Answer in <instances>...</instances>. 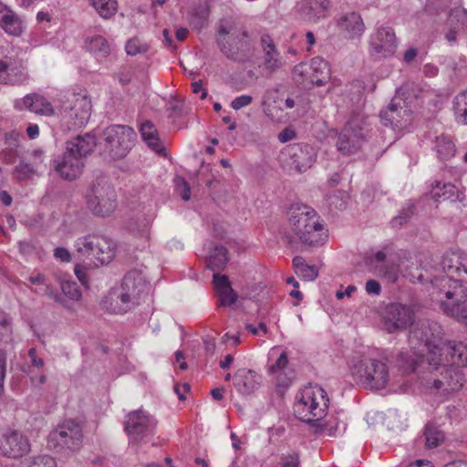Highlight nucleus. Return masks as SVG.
Instances as JSON below:
<instances>
[{
  "label": "nucleus",
  "instance_id": "f257e3e1",
  "mask_svg": "<svg viewBox=\"0 0 467 467\" xmlns=\"http://www.w3.org/2000/svg\"><path fill=\"white\" fill-rule=\"evenodd\" d=\"M287 214L290 229L302 244L317 246L324 244L327 231L315 210L306 205L293 204Z\"/></svg>",
  "mask_w": 467,
  "mask_h": 467
},
{
  "label": "nucleus",
  "instance_id": "f03ea898",
  "mask_svg": "<svg viewBox=\"0 0 467 467\" xmlns=\"http://www.w3.org/2000/svg\"><path fill=\"white\" fill-rule=\"evenodd\" d=\"M217 46L222 54L236 63L250 61L254 56V46L247 30L228 29L221 26L216 36Z\"/></svg>",
  "mask_w": 467,
  "mask_h": 467
},
{
  "label": "nucleus",
  "instance_id": "7ed1b4c3",
  "mask_svg": "<svg viewBox=\"0 0 467 467\" xmlns=\"http://www.w3.org/2000/svg\"><path fill=\"white\" fill-rule=\"evenodd\" d=\"M77 260L88 266L98 267L109 264L115 256L113 242L101 235H87L78 238L75 244Z\"/></svg>",
  "mask_w": 467,
  "mask_h": 467
},
{
  "label": "nucleus",
  "instance_id": "20e7f679",
  "mask_svg": "<svg viewBox=\"0 0 467 467\" xmlns=\"http://www.w3.org/2000/svg\"><path fill=\"white\" fill-rule=\"evenodd\" d=\"M136 137L130 126L110 125L102 131L99 139L101 154L112 161L123 159L132 149Z\"/></svg>",
  "mask_w": 467,
  "mask_h": 467
},
{
  "label": "nucleus",
  "instance_id": "39448f33",
  "mask_svg": "<svg viewBox=\"0 0 467 467\" xmlns=\"http://www.w3.org/2000/svg\"><path fill=\"white\" fill-rule=\"evenodd\" d=\"M409 342L413 348H419L423 352L426 348L428 352V364L436 363L437 356H441V349L442 344V328L434 321H421L412 330L410 331Z\"/></svg>",
  "mask_w": 467,
  "mask_h": 467
},
{
  "label": "nucleus",
  "instance_id": "423d86ee",
  "mask_svg": "<svg viewBox=\"0 0 467 467\" xmlns=\"http://www.w3.org/2000/svg\"><path fill=\"white\" fill-rule=\"evenodd\" d=\"M85 199L88 209L96 216H109L117 208V192L105 177L97 178L88 185Z\"/></svg>",
  "mask_w": 467,
  "mask_h": 467
},
{
  "label": "nucleus",
  "instance_id": "0eeeda50",
  "mask_svg": "<svg viewBox=\"0 0 467 467\" xmlns=\"http://www.w3.org/2000/svg\"><path fill=\"white\" fill-rule=\"evenodd\" d=\"M462 277L442 275L434 280L433 285L441 296V308L447 315H458V309L465 305L467 300V288Z\"/></svg>",
  "mask_w": 467,
  "mask_h": 467
},
{
  "label": "nucleus",
  "instance_id": "6e6552de",
  "mask_svg": "<svg viewBox=\"0 0 467 467\" xmlns=\"http://www.w3.org/2000/svg\"><path fill=\"white\" fill-rule=\"evenodd\" d=\"M431 369L422 384L430 389L447 396L459 391L465 381L462 371L458 367L447 366L442 363L431 365Z\"/></svg>",
  "mask_w": 467,
  "mask_h": 467
},
{
  "label": "nucleus",
  "instance_id": "1a4fd4ad",
  "mask_svg": "<svg viewBox=\"0 0 467 467\" xmlns=\"http://www.w3.org/2000/svg\"><path fill=\"white\" fill-rule=\"evenodd\" d=\"M83 432L79 423L66 420L47 437V447L57 453L68 454L78 451L82 444Z\"/></svg>",
  "mask_w": 467,
  "mask_h": 467
},
{
  "label": "nucleus",
  "instance_id": "9d476101",
  "mask_svg": "<svg viewBox=\"0 0 467 467\" xmlns=\"http://www.w3.org/2000/svg\"><path fill=\"white\" fill-rule=\"evenodd\" d=\"M368 132L367 119L359 114H353L346 123L337 140V149L344 155L357 152L364 142Z\"/></svg>",
  "mask_w": 467,
  "mask_h": 467
},
{
  "label": "nucleus",
  "instance_id": "9b49d317",
  "mask_svg": "<svg viewBox=\"0 0 467 467\" xmlns=\"http://www.w3.org/2000/svg\"><path fill=\"white\" fill-rule=\"evenodd\" d=\"M363 388L370 390L385 389L391 378L388 365L379 359L369 358L360 362L354 372Z\"/></svg>",
  "mask_w": 467,
  "mask_h": 467
},
{
  "label": "nucleus",
  "instance_id": "f8f14e48",
  "mask_svg": "<svg viewBox=\"0 0 467 467\" xmlns=\"http://www.w3.org/2000/svg\"><path fill=\"white\" fill-rule=\"evenodd\" d=\"M330 78V69L327 61L315 57L309 64L299 63L293 69L295 82L304 88H311L314 85L323 86Z\"/></svg>",
  "mask_w": 467,
  "mask_h": 467
},
{
  "label": "nucleus",
  "instance_id": "ddd939ff",
  "mask_svg": "<svg viewBox=\"0 0 467 467\" xmlns=\"http://www.w3.org/2000/svg\"><path fill=\"white\" fill-rule=\"evenodd\" d=\"M69 106L62 113V119L68 130L83 127L91 115V100L87 95L72 94Z\"/></svg>",
  "mask_w": 467,
  "mask_h": 467
},
{
  "label": "nucleus",
  "instance_id": "4468645a",
  "mask_svg": "<svg viewBox=\"0 0 467 467\" xmlns=\"http://www.w3.org/2000/svg\"><path fill=\"white\" fill-rule=\"evenodd\" d=\"M415 320V313L411 306L400 303L389 304L383 313L385 329L389 333L404 330Z\"/></svg>",
  "mask_w": 467,
  "mask_h": 467
},
{
  "label": "nucleus",
  "instance_id": "2eb2a0df",
  "mask_svg": "<svg viewBox=\"0 0 467 467\" xmlns=\"http://www.w3.org/2000/svg\"><path fill=\"white\" fill-rule=\"evenodd\" d=\"M44 161V151L39 149L34 150L20 157L18 162L14 167L12 174L18 182L30 180L37 174Z\"/></svg>",
  "mask_w": 467,
  "mask_h": 467
},
{
  "label": "nucleus",
  "instance_id": "dca6fc26",
  "mask_svg": "<svg viewBox=\"0 0 467 467\" xmlns=\"http://www.w3.org/2000/svg\"><path fill=\"white\" fill-rule=\"evenodd\" d=\"M386 257L384 251H379L374 254L367 255L365 265L369 272L389 283H395L400 276V265L395 263L386 264Z\"/></svg>",
  "mask_w": 467,
  "mask_h": 467
},
{
  "label": "nucleus",
  "instance_id": "f3484780",
  "mask_svg": "<svg viewBox=\"0 0 467 467\" xmlns=\"http://www.w3.org/2000/svg\"><path fill=\"white\" fill-rule=\"evenodd\" d=\"M371 47L380 57L392 56L397 49V38L394 30L389 26H380L371 36Z\"/></svg>",
  "mask_w": 467,
  "mask_h": 467
},
{
  "label": "nucleus",
  "instance_id": "a211bd4d",
  "mask_svg": "<svg viewBox=\"0 0 467 467\" xmlns=\"http://www.w3.org/2000/svg\"><path fill=\"white\" fill-rule=\"evenodd\" d=\"M285 153L289 157L290 166L299 172L306 171L316 161L315 150L307 144L289 145Z\"/></svg>",
  "mask_w": 467,
  "mask_h": 467
},
{
  "label": "nucleus",
  "instance_id": "6ab92c4d",
  "mask_svg": "<svg viewBox=\"0 0 467 467\" xmlns=\"http://www.w3.org/2000/svg\"><path fill=\"white\" fill-rule=\"evenodd\" d=\"M85 166V161L77 155L65 151L61 160L54 161V171L66 181H74L78 179Z\"/></svg>",
  "mask_w": 467,
  "mask_h": 467
},
{
  "label": "nucleus",
  "instance_id": "aec40b11",
  "mask_svg": "<svg viewBox=\"0 0 467 467\" xmlns=\"http://www.w3.org/2000/svg\"><path fill=\"white\" fill-rule=\"evenodd\" d=\"M30 450L26 437L18 431L5 433L0 439V453L7 457H21Z\"/></svg>",
  "mask_w": 467,
  "mask_h": 467
},
{
  "label": "nucleus",
  "instance_id": "412c9836",
  "mask_svg": "<svg viewBox=\"0 0 467 467\" xmlns=\"http://www.w3.org/2000/svg\"><path fill=\"white\" fill-rule=\"evenodd\" d=\"M296 401L299 405L309 409H327L329 399L327 391L318 385H309L302 389L296 394Z\"/></svg>",
  "mask_w": 467,
  "mask_h": 467
},
{
  "label": "nucleus",
  "instance_id": "4be33fe9",
  "mask_svg": "<svg viewBox=\"0 0 467 467\" xmlns=\"http://www.w3.org/2000/svg\"><path fill=\"white\" fill-rule=\"evenodd\" d=\"M128 295H130L131 301L139 306L149 294L150 286L143 276L137 271L129 272L122 279L119 285Z\"/></svg>",
  "mask_w": 467,
  "mask_h": 467
},
{
  "label": "nucleus",
  "instance_id": "5701e85b",
  "mask_svg": "<svg viewBox=\"0 0 467 467\" xmlns=\"http://www.w3.org/2000/svg\"><path fill=\"white\" fill-rule=\"evenodd\" d=\"M445 275L462 277L467 283V254L461 250L446 252L441 260Z\"/></svg>",
  "mask_w": 467,
  "mask_h": 467
},
{
  "label": "nucleus",
  "instance_id": "b1692460",
  "mask_svg": "<svg viewBox=\"0 0 467 467\" xmlns=\"http://www.w3.org/2000/svg\"><path fill=\"white\" fill-rule=\"evenodd\" d=\"M137 306L136 302L131 301L130 295L120 286L112 288L103 300V306L113 314H124Z\"/></svg>",
  "mask_w": 467,
  "mask_h": 467
},
{
  "label": "nucleus",
  "instance_id": "393cba45",
  "mask_svg": "<svg viewBox=\"0 0 467 467\" xmlns=\"http://www.w3.org/2000/svg\"><path fill=\"white\" fill-rule=\"evenodd\" d=\"M441 353V356H437V362L432 365L448 362L457 366H467V345L461 341L444 342Z\"/></svg>",
  "mask_w": 467,
  "mask_h": 467
},
{
  "label": "nucleus",
  "instance_id": "a878e982",
  "mask_svg": "<svg viewBox=\"0 0 467 467\" xmlns=\"http://www.w3.org/2000/svg\"><path fill=\"white\" fill-rule=\"evenodd\" d=\"M124 427L130 439L138 442L148 432L150 419L143 413V410H132L127 414Z\"/></svg>",
  "mask_w": 467,
  "mask_h": 467
},
{
  "label": "nucleus",
  "instance_id": "bb28decb",
  "mask_svg": "<svg viewBox=\"0 0 467 467\" xmlns=\"http://www.w3.org/2000/svg\"><path fill=\"white\" fill-rule=\"evenodd\" d=\"M236 389L244 395L254 392L261 384V376L252 369L239 368L233 376Z\"/></svg>",
  "mask_w": 467,
  "mask_h": 467
},
{
  "label": "nucleus",
  "instance_id": "cd10ccee",
  "mask_svg": "<svg viewBox=\"0 0 467 467\" xmlns=\"http://www.w3.org/2000/svg\"><path fill=\"white\" fill-rule=\"evenodd\" d=\"M329 5V0H301L298 10L304 20L317 22L326 17Z\"/></svg>",
  "mask_w": 467,
  "mask_h": 467
},
{
  "label": "nucleus",
  "instance_id": "c85d7f7f",
  "mask_svg": "<svg viewBox=\"0 0 467 467\" xmlns=\"http://www.w3.org/2000/svg\"><path fill=\"white\" fill-rule=\"evenodd\" d=\"M409 110L391 100L387 109L382 110L380 118L384 125H390L394 128L402 129L410 119Z\"/></svg>",
  "mask_w": 467,
  "mask_h": 467
},
{
  "label": "nucleus",
  "instance_id": "c756f323",
  "mask_svg": "<svg viewBox=\"0 0 467 467\" xmlns=\"http://www.w3.org/2000/svg\"><path fill=\"white\" fill-rule=\"evenodd\" d=\"M96 145L97 140L95 136L91 133H85L67 141L66 150L73 155H77V157H80L84 161L93 151Z\"/></svg>",
  "mask_w": 467,
  "mask_h": 467
},
{
  "label": "nucleus",
  "instance_id": "7c9ffc66",
  "mask_svg": "<svg viewBox=\"0 0 467 467\" xmlns=\"http://www.w3.org/2000/svg\"><path fill=\"white\" fill-rule=\"evenodd\" d=\"M215 294L218 297V306H231L237 300V294L232 288L229 278L225 275H213Z\"/></svg>",
  "mask_w": 467,
  "mask_h": 467
},
{
  "label": "nucleus",
  "instance_id": "2f4dec72",
  "mask_svg": "<svg viewBox=\"0 0 467 467\" xmlns=\"http://www.w3.org/2000/svg\"><path fill=\"white\" fill-rule=\"evenodd\" d=\"M337 26L349 38L359 37L365 29L360 15L356 12L342 16L337 20Z\"/></svg>",
  "mask_w": 467,
  "mask_h": 467
},
{
  "label": "nucleus",
  "instance_id": "473e14b6",
  "mask_svg": "<svg viewBox=\"0 0 467 467\" xmlns=\"http://www.w3.org/2000/svg\"><path fill=\"white\" fill-rule=\"evenodd\" d=\"M0 26L11 36H18L23 32V22L20 17L5 5L0 3Z\"/></svg>",
  "mask_w": 467,
  "mask_h": 467
},
{
  "label": "nucleus",
  "instance_id": "72a5a7b5",
  "mask_svg": "<svg viewBox=\"0 0 467 467\" xmlns=\"http://www.w3.org/2000/svg\"><path fill=\"white\" fill-rule=\"evenodd\" d=\"M260 45L264 52L265 67L273 72L281 67V57L272 37L265 34L261 36Z\"/></svg>",
  "mask_w": 467,
  "mask_h": 467
},
{
  "label": "nucleus",
  "instance_id": "f704fd0d",
  "mask_svg": "<svg viewBox=\"0 0 467 467\" xmlns=\"http://www.w3.org/2000/svg\"><path fill=\"white\" fill-rule=\"evenodd\" d=\"M23 103L26 109L36 114L47 117L55 114V109L51 103L38 94L26 95L23 99Z\"/></svg>",
  "mask_w": 467,
  "mask_h": 467
},
{
  "label": "nucleus",
  "instance_id": "c9c22d12",
  "mask_svg": "<svg viewBox=\"0 0 467 467\" xmlns=\"http://www.w3.org/2000/svg\"><path fill=\"white\" fill-rule=\"evenodd\" d=\"M422 361V354L400 352L397 356L396 367L402 376H406L414 372Z\"/></svg>",
  "mask_w": 467,
  "mask_h": 467
},
{
  "label": "nucleus",
  "instance_id": "e433bc0d",
  "mask_svg": "<svg viewBox=\"0 0 467 467\" xmlns=\"http://www.w3.org/2000/svg\"><path fill=\"white\" fill-rule=\"evenodd\" d=\"M430 196L435 202L451 200L455 201L458 198V191L454 184L451 182H443L441 181H435L431 184Z\"/></svg>",
  "mask_w": 467,
  "mask_h": 467
},
{
  "label": "nucleus",
  "instance_id": "4c0bfd02",
  "mask_svg": "<svg viewBox=\"0 0 467 467\" xmlns=\"http://www.w3.org/2000/svg\"><path fill=\"white\" fill-rule=\"evenodd\" d=\"M326 410H296V418L302 422L307 423L310 427L316 428V431H323L327 425L325 420Z\"/></svg>",
  "mask_w": 467,
  "mask_h": 467
},
{
  "label": "nucleus",
  "instance_id": "58836bf2",
  "mask_svg": "<svg viewBox=\"0 0 467 467\" xmlns=\"http://www.w3.org/2000/svg\"><path fill=\"white\" fill-rule=\"evenodd\" d=\"M140 131L143 140L157 153H161L164 150V148L159 138L157 130L155 129L152 122L145 120L140 127Z\"/></svg>",
  "mask_w": 467,
  "mask_h": 467
},
{
  "label": "nucleus",
  "instance_id": "ea45409f",
  "mask_svg": "<svg viewBox=\"0 0 467 467\" xmlns=\"http://www.w3.org/2000/svg\"><path fill=\"white\" fill-rule=\"evenodd\" d=\"M425 446L428 449H434L441 445L445 440L444 432L434 421H429L423 431Z\"/></svg>",
  "mask_w": 467,
  "mask_h": 467
},
{
  "label": "nucleus",
  "instance_id": "a19ab883",
  "mask_svg": "<svg viewBox=\"0 0 467 467\" xmlns=\"http://www.w3.org/2000/svg\"><path fill=\"white\" fill-rule=\"evenodd\" d=\"M227 249L222 245L215 246L213 253L210 254L207 266L213 271H219L225 267L228 263Z\"/></svg>",
  "mask_w": 467,
  "mask_h": 467
},
{
  "label": "nucleus",
  "instance_id": "79ce46f5",
  "mask_svg": "<svg viewBox=\"0 0 467 467\" xmlns=\"http://www.w3.org/2000/svg\"><path fill=\"white\" fill-rule=\"evenodd\" d=\"M97 13L103 19H109L114 16L118 11L117 0H88Z\"/></svg>",
  "mask_w": 467,
  "mask_h": 467
},
{
  "label": "nucleus",
  "instance_id": "37998d69",
  "mask_svg": "<svg viewBox=\"0 0 467 467\" xmlns=\"http://www.w3.org/2000/svg\"><path fill=\"white\" fill-rule=\"evenodd\" d=\"M88 49L97 57H106L110 53V46L102 36H95L86 41Z\"/></svg>",
  "mask_w": 467,
  "mask_h": 467
},
{
  "label": "nucleus",
  "instance_id": "c03bdc74",
  "mask_svg": "<svg viewBox=\"0 0 467 467\" xmlns=\"http://www.w3.org/2000/svg\"><path fill=\"white\" fill-rule=\"evenodd\" d=\"M435 149L438 157L441 160H448L454 156L455 146L454 143L444 136L437 137L435 140Z\"/></svg>",
  "mask_w": 467,
  "mask_h": 467
},
{
  "label": "nucleus",
  "instance_id": "a18cd8bd",
  "mask_svg": "<svg viewBox=\"0 0 467 467\" xmlns=\"http://www.w3.org/2000/svg\"><path fill=\"white\" fill-rule=\"evenodd\" d=\"M453 108L458 121L467 125V90L454 98Z\"/></svg>",
  "mask_w": 467,
  "mask_h": 467
},
{
  "label": "nucleus",
  "instance_id": "49530a36",
  "mask_svg": "<svg viewBox=\"0 0 467 467\" xmlns=\"http://www.w3.org/2000/svg\"><path fill=\"white\" fill-rule=\"evenodd\" d=\"M275 389L277 394L282 397L286 389L292 384L295 379V372L292 369L275 373Z\"/></svg>",
  "mask_w": 467,
  "mask_h": 467
},
{
  "label": "nucleus",
  "instance_id": "de8ad7c7",
  "mask_svg": "<svg viewBox=\"0 0 467 467\" xmlns=\"http://www.w3.org/2000/svg\"><path fill=\"white\" fill-rule=\"evenodd\" d=\"M415 213V205L414 203L409 202L405 203V205L401 208L399 214L395 216L390 223L393 228H400L402 225L406 224L410 219L414 215Z\"/></svg>",
  "mask_w": 467,
  "mask_h": 467
},
{
  "label": "nucleus",
  "instance_id": "09e8293b",
  "mask_svg": "<svg viewBox=\"0 0 467 467\" xmlns=\"http://www.w3.org/2000/svg\"><path fill=\"white\" fill-rule=\"evenodd\" d=\"M63 294L71 300L79 301L82 297L79 286L73 281H63L61 283Z\"/></svg>",
  "mask_w": 467,
  "mask_h": 467
},
{
  "label": "nucleus",
  "instance_id": "8fccbe9b",
  "mask_svg": "<svg viewBox=\"0 0 467 467\" xmlns=\"http://www.w3.org/2000/svg\"><path fill=\"white\" fill-rule=\"evenodd\" d=\"M149 48V45L142 42L139 37H133L126 44V51L130 56L146 53Z\"/></svg>",
  "mask_w": 467,
  "mask_h": 467
},
{
  "label": "nucleus",
  "instance_id": "3c124183",
  "mask_svg": "<svg viewBox=\"0 0 467 467\" xmlns=\"http://www.w3.org/2000/svg\"><path fill=\"white\" fill-rule=\"evenodd\" d=\"M26 467H57V462L49 455H38L33 458Z\"/></svg>",
  "mask_w": 467,
  "mask_h": 467
},
{
  "label": "nucleus",
  "instance_id": "603ef678",
  "mask_svg": "<svg viewBox=\"0 0 467 467\" xmlns=\"http://www.w3.org/2000/svg\"><path fill=\"white\" fill-rule=\"evenodd\" d=\"M21 156L19 149L5 147L0 152V161L6 164H15Z\"/></svg>",
  "mask_w": 467,
  "mask_h": 467
},
{
  "label": "nucleus",
  "instance_id": "864d4df0",
  "mask_svg": "<svg viewBox=\"0 0 467 467\" xmlns=\"http://www.w3.org/2000/svg\"><path fill=\"white\" fill-rule=\"evenodd\" d=\"M288 364V357L286 352H282L276 361L270 366L269 368V373L270 374H275L278 372L285 371V368Z\"/></svg>",
  "mask_w": 467,
  "mask_h": 467
},
{
  "label": "nucleus",
  "instance_id": "5fc2aeb1",
  "mask_svg": "<svg viewBox=\"0 0 467 467\" xmlns=\"http://www.w3.org/2000/svg\"><path fill=\"white\" fill-rule=\"evenodd\" d=\"M22 138L23 136L16 130H12L10 132L5 133V147L19 149L20 140Z\"/></svg>",
  "mask_w": 467,
  "mask_h": 467
},
{
  "label": "nucleus",
  "instance_id": "6e6d98bb",
  "mask_svg": "<svg viewBox=\"0 0 467 467\" xmlns=\"http://www.w3.org/2000/svg\"><path fill=\"white\" fill-rule=\"evenodd\" d=\"M0 83L14 85L16 80L12 78L9 72V63L0 60Z\"/></svg>",
  "mask_w": 467,
  "mask_h": 467
},
{
  "label": "nucleus",
  "instance_id": "4d7b16f0",
  "mask_svg": "<svg viewBox=\"0 0 467 467\" xmlns=\"http://www.w3.org/2000/svg\"><path fill=\"white\" fill-rule=\"evenodd\" d=\"M351 91H353V97L351 98V100H354L355 102L358 103L361 100L363 90L365 89V84L363 81L356 79L351 82L350 84Z\"/></svg>",
  "mask_w": 467,
  "mask_h": 467
},
{
  "label": "nucleus",
  "instance_id": "13d9d810",
  "mask_svg": "<svg viewBox=\"0 0 467 467\" xmlns=\"http://www.w3.org/2000/svg\"><path fill=\"white\" fill-rule=\"evenodd\" d=\"M298 275L303 277L305 280H315L318 275V270L315 265H306L298 273Z\"/></svg>",
  "mask_w": 467,
  "mask_h": 467
},
{
  "label": "nucleus",
  "instance_id": "bf43d9fd",
  "mask_svg": "<svg viewBox=\"0 0 467 467\" xmlns=\"http://www.w3.org/2000/svg\"><path fill=\"white\" fill-rule=\"evenodd\" d=\"M300 459L297 452L281 457V467H299Z\"/></svg>",
  "mask_w": 467,
  "mask_h": 467
},
{
  "label": "nucleus",
  "instance_id": "052dcab7",
  "mask_svg": "<svg viewBox=\"0 0 467 467\" xmlns=\"http://www.w3.org/2000/svg\"><path fill=\"white\" fill-rule=\"evenodd\" d=\"M253 101V98L250 95H242L240 97L235 98L231 106L234 109L238 110L244 107L250 105Z\"/></svg>",
  "mask_w": 467,
  "mask_h": 467
},
{
  "label": "nucleus",
  "instance_id": "680f3d73",
  "mask_svg": "<svg viewBox=\"0 0 467 467\" xmlns=\"http://www.w3.org/2000/svg\"><path fill=\"white\" fill-rule=\"evenodd\" d=\"M366 292L369 295L379 296L381 293V285L379 281L369 279L365 285Z\"/></svg>",
  "mask_w": 467,
  "mask_h": 467
},
{
  "label": "nucleus",
  "instance_id": "e2e57ef3",
  "mask_svg": "<svg viewBox=\"0 0 467 467\" xmlns=\"http://www.w3.org/2000/svg\"><path fill=\"white\" fill-rule=\"evenodd\" d=\"M450 16L455 17L462 26H467V10L464 8H455L451 11Z\"/></svg>",
  "mask_w": 467,
  "mask_h": 467
},
{
  "label": "nucleus",
  "instance_id": "0e129e2a",
  "mask_svg": "<svg viewBox=\"0 0 467 467\" xmlns=\"http://www.w3.org/2000/svg\"><path fill=\"white\" fill-rule=\"evenodd\" d=\"M28 357L30 358L31 365L36 368H42L45 364L43 358L36 356V349L32 348L28 350Z\"/></svg>",
  "mask_w": 467,
  "mask_h": 467
},
{
  "label": "nucleus",
  "instance_id": "69168bd1",
  "mask_svg": "<svg viewBox=\"0 0 467 467\" xmlns=\"http://www.w3.org/2000/svg\"><path fill=\"white\" fill-rule=\"evenodd\" d=\"M54 256L62 262H69L71 257L69 252L64 247H57L54 250Z\"/></svg>",
  "mask_w": 467,
  "mask_h": 467
},
{
  "label": "nucleus",
  "instance_id": "338daca9",
  "mask_svg": "<svg viewBox=\"0 0 467 467\" xmlns=\"http://www.w3.org/2000/svg\"><path fill=\"white\" fill-rule=\"evenodd\" d=\"M418 49L415 47H410L407 49L403 55V61L407 65H410L416 57L418 56Z\"/></svg>",
  "mask_w": 467,
  "mask_h": 467
},
{
  "label": "nucleus",
  "instance_id": "774afa93",
  "mask_svg": "<svg viewBox=\"0 0 467 467\" xmlns=\"http://www.w3.org/2000/svg\"><path fill=\"white\" fill-rule=\"evenodd\" d=\"M450 317L467 326V306L463 305L458 309V315H451Z\"/></svg>",
  "mask_w": 467,
  "mask_h": 467
}]
</instances>
